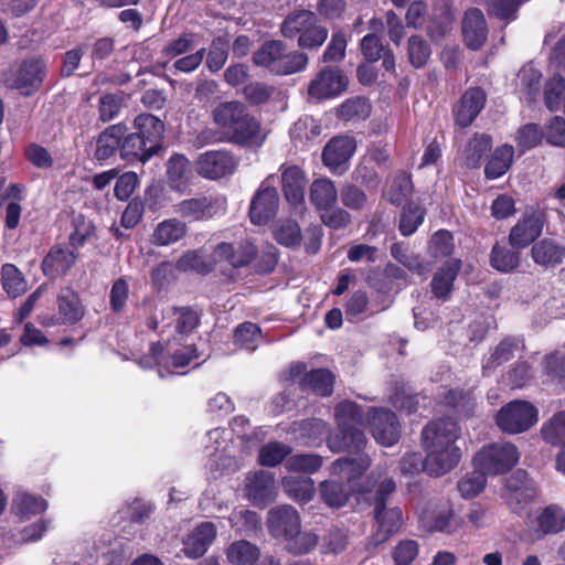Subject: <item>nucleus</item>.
Returning <instances> with one entry per match:
<instances>
[{
	"label": "nucleus",
	"mask_w": 565,
	"mask_h": 565,
	"mask_svg": "<svg viewBox=\"0 0 565 565\" xmlns=\"http://www.w3.org/2000/svg\"><path fill=\"white\" fill-rule=\"evenodd\" d=\"M334 417L338 431L328 435V447L333 452L348 450L354 456L339 458L331 465L330 470L333 476L351 481L365 472L371 465L370 457L361 451L366 444L361 429L364 426V414L356 403L343 401L335 406Z\"/></svg>",
	"instance_id": "obj_1"
},
{
	"label": "nucleus",
	"mask_w": 565,
	"mask_h": 565,
	"mask_svg": "<svg viewBox=\"0 0 565 565\" xmlns=\"http://www.w3.org/2000/svg\"><path fill=\"white\" fill-rule=\"evenodd\" d=\"M461 428L451 417L430 420L422 430V444L426 452V472L440 477L451 471L461 459V449L457 440Z\"/></svg>",
	"instance_id": "obj_2"
},
{
	"label": "nucleus",
	"mask_w": 565,
	"mask_h": 565,
	"mask_svg": "<svg viewBox=\"0 0 565 565\" xmlns=\"http://www.w3.org/2000/svg\"><path fill=\"white\" fill-rule=\"evenodd\" d=\"M134 127L136 131L121 139L120 157L145 163L160 150L164 125L156 116L141 114L135 118Z\"/></svg>",
	"instance_id": "obj_3"
},
{
	"label": "nucleus",
	"mask_w": 565,
	"mask_h": 565,
	"mask_svg": "<svg viewBox=\"0 0 565 565\" xmlns=\"http://www.w3.org/2000/svg\"><path fill=\"white\" fill-rule=\"evenodd\" d=\"M213 120L228 140L253 146L260 142L259 122L249 115L241 102H224L213 109Z\"/></svg>",
	"instance_id": "obj_4"
},
{
	"label": "nucleus",
	"mask_w": 565,
	"mask_h": 565,
	"mask_svg": "<svg viewBox=\"0 0 565 565\" xmlns=\"http://www.w3.org/2000/svg\"><path fill=\"white\" fill-rule=\"evenodd\" d=\"M308 61L306 53L289 50L288 45L280 40L266 41L253 54L255 65L276 75L301 72L306 70Z\"/></svg>",
	"instance_id": "obj_5"
},
{
	"label": "nucleus",
	"mask_w": 565,
	"mask_h": 565,
	"mask_svg": "<svg viewBox=\"0 0 565 565\" xmlns=\"http://www.w3.org/2000/svg\"><path fill=\"white\" fill-rule=\"evenodd\" d=\"M194 345H183L178 349L172 348V343H167L166 348L160 342L152 343L148 354L138 360L142 369L157 367L160 377L169 374H184L178 370L183 369L199 359Z\"/></svg>",
	"instance_id": "obj_6"
},
{
	"label": "nucleus",
	"mask_w": 565,
	"mask_h": 565,
	"mask_svg": "<svg viewBox=\"0 0 565 565\" xmlns=\"http://www.w3.org/2000/svg\"><path fill=\"white\" fill-rule=\"evenodd\" d=\"M520 459L518 448L511 443H497L484 446L473 458L475 467L488 475H503Z\"/></svg>",
	"instance_id": "obj_7"
},
{
	"label": "nucleus",
	"mask_w": 565,
	"mask_h": 565,
	"mask_svg": "<svg viewBox=\"0 0 565 565\" xmlns=\"http://www.w3.org/2000/svg\"><path fill=\"white\" fill-rule=\"evenodd\" d=\"M539 420L537 408L526 401H512L498 412L495 423L507 434H521L533 427Z\"/></svg>",
	"instance_id": "obj_8"
},
{
	"label": "nucleus",
	"mask_w": 565,
	"mask_h": 565,
	"mask_svg": "<svg viewBox=\"0 0 565 565\" xmlns=\"http://www.w3.org/2000/svg\"><path fill=\"white\" fill-rule=\"evenodd\" d=\"M279 196L275 186V175H268L259 185L254 194L250 206L249 217L255 225L267 224L277 213Z\"/></svg>",
	"instance_id": "obj_9"
},
{
	"label": "nucleus",
	"mask_w": 565,
	"mask_h": 565,
	"mask_svg": "<svg viewBox=\"0 0 565 565\" xmlns=\"http://www.w3.org/2000/svg\"><path fill=\"white\" fill-rule=\"evenodd\" d=\"M356 150V142L350 136H335L330 139L322 150V163L333 174H343Z\"/></svg>",
	"instance_id": "obj_10"
},
{
	"label": "nucleus",
	"mask_w": 565,
	"mask_h": 565,
	"mask_svg": "<svg viewBox=\"0 0 565 565\" xmlns=\"http://www.w3.org/2000/svg\"><path fill=\"white\" fill-rule=\"evenodd\" d=\"M348 79L338 67H324L309 83L308 95L311 99L323 100L337 97L345 90Z\"/></svg>",
	"instance_id": "obj_11"
},
{
	"label": "nucleus",
	"mask_w": 565,
	"mask_h": 565,
	"mask_svg": "<svg viewBox=\"0 0 565 565\" xmlns=\"http://www.w3.org/2000/svg\"><path fill=\"white\" fill-rule=\"evenodd\" d=\"M244 493L255 507L265 508L277 495L274 475L265 470L249 472L245 478Z\"/></svg>",
	"instance_id": "obj_12"
},
{
	"label": "nucleus",
	"mask_w": 565,
	"mask_h": 565,
	"mask_svg": "<svg viewBox=\"0 0 565 565\" xmlns=\"http://www.w3.org/2000/svg\"><path fill=\"white\" fill-rule=\"evenodd\" d=\"M367 423L379 444L390 447L398 441L401 426L395 413L385 408H371Z\"/></svg>",
	"instance_id": "obj_13"
},
{
	"label": "nucleus",
	"mask_w": 565,
	"mask_h": 565,
	"mask_svg": "<svg viewBox=\"0 0 565 565\" xmlns=\"http://www.w3.org/2000/svg\"><path fill=\"white\" fill-rule=\"evenodd\" d=\"M237 162L234 157L224 150H214L202 153L196 161V171L206 179L216 180L232 174Z\"/></svg>",
	"instance_id": "obj_14"
},
{
	"label": "nucleus",
	"mask_w": 565,
	"mask_h": 565,
	"mask_svg": "<svg viewBox=\"0 0 565 565\" xmlns=\"http://www.w3.org/2000/svg\"><path fill=\"white\" fill-rule=\"evenodd\" d=\"M46 75V63L41 57L24 60L18 67L13 86L24 95H31L38 90Z\"/></svg>",
	"instance_id": "obj_15"
},
{
	"label": "nucleus",
	"mask_w": 565,
	"mask_h": 565,
	"mask_svg": "<svg viewBox=\"0 0 565 565\" xmlns=\"http://www.w3.org/2000/svg\"><path fill=\"white\" fill-rule=\"evenodd\" d=\"M222 209L223 203L212 195L186 199L174 205V212L189 221L209 220Z\"/></svg>",
	"instance_id": "obj_16"
},
{
	"label": "nucleus",
	"mask_w": 565,
	"mask_h": 565,
	"mask_svg": "<svg viewBox=\"0 0 565 565\" xmlns=\"http://www.w3.org/2000/svg\"><path fill=\"white\" fill-rule=\"evenodd\" d=\"M465 44L471 50H479L488 39V24L483 12L478 8L468 9L461 20Z\"/></svg>",
	"instance_id": "obj_17"
},
{
	"label": "nucleus",
	"mask_w": 565,
	"mask_h": 565,
	"mask_svg": "<svg viewBox=\"0 0 565 565\" xmlns=\"http://www.w3.org/2000/svg\"><path fill=\"white\" fill-rule=\"evenodd\" d=\"M535 487L529 473L524 470H516L505 483L504 498L512 510L516 511L533 500Z\"/></svg>",
	"instance_id": "obj_18"
},
{
	"label": "nucleus",
	"mask_w": 565,
	"mask_h": 565,
	"mask_svg": "<svg viewBox=\"0 0 565 565\" xmlns=\"http://www.w3.org/2000/svg\"><path fill=\"white\" fill-rule=\"evenodd\" d=\"M300 518L297 510L284 504L269 510L267 526L271 535L287 539L300 529Z\"/></svg>",
	"instance_id": "obj_19"
},
{
	"label": "nucleus",
	"mask_w": 565,
	"mask_h": 565,
	"mask_svg": "<svg viewBox=\"0 0 565 565\" xmlns=\"http://www.w3.org/2000/svg\"><path fill=\"white\" fill-rule=\"evenodd\" d=\"M544 215L540 211L525 214L511 230L510 243L513 247H526L542 234Z\"/></svg>",
	"instance_id": "obj_20"
},
{
	"label": "nucleus",
	"mask_w": 565,
	"mask_h": 565,
	"mask_svg": "<svg viewBox=\"0 0 565 565\" xmlns=\"http://www.w3.org/2000/svg\"><path fill=\"white\" fill-rule=\"evenodd\" d=\"M373 513L377 529L372 536V541L375 545H380L401 530L403 512L398 507H383L374 508Z\"/></svg>",
	"instance_id": "obj_21"
},
{
	"label": "nucleus",
	"mask_w": 565,
	"mask_h": 565,
	"mask_svg": "<svg viewBox=\"0 0 565 565\" xmlns=\"http://www.w3.org/2000/svg\"><path fill=\"white\" fill-rule=\"evenodd\" d=\"M437 249H392L393 257L418 276H426L437 262Z\"/></svg>",
	"instance_id": "obj_22"
},
{
	"label": "nucleus",
	"mask_w": 565,
	"mask_h": 565,
	"mask_svg": "<svg viewBox=\"0 0 565 565\" xmlns=\"http://www.w3.org/2000/svg\"><path fill=\"white\" fill-rule=\"evenodd\" d=\"M215 536V525L212 522H203L183 540L182 552L188 558H199L206 553Z\"/></svg>",
	"instance_id": "obj_23"
},
{
	"label": "nucleus",
	"mask_w": 565,
	"mask_h": 565,
	"mask_svg": "<svg viewBox=\"0 0 565 565\" xmlns=\"http://www.w3.org/2000/svg\"><path fill=\"white\" fill-rule=\"evenodd\" d=\"M281 173V189L285 199L294 206L301 205L305 201V189L307 184L306 174L297 166L282 164L279 169Z\"/></svg>",
	"instance_id": "obj_24"
},
{
	"label": "nucleus",
	"mask_w": 565,
	"mask_h": 565,
	"mask_svg": "<svg viewBox=\"0 0 565 565\" xmlns=\"http://www.w3.org/2000/svg\"><path fill=\"white\" fill-rule=\"evenodd\" d=\"M487 100L486 93L479 88L468 89L454 109L457 125L468 127L483 109Z\"/></svg>",
	"instance_id": "obj_25"
},
{
	"label": "nucleus",
	"mask_w": 565,
	"mask_h": 565,
	"mask_svg": "<svg viewBox=\"0 0 565 565\" xmlns=\"http://www.w3.org/2000/svg\"><path fill=\"white\" fill-rule=\"evenodd\" d=\"M193 179V171L190 160L180 153H174L167 161L168 185L180 193L185 192Z\"/></svg>",
	"instance_id": "obj_26"
},
{
	"label": "nucleus",
	"mask_w": 565,
	"mask_h": 565,
	"mask_svg": "<svg viewBox=\"0 0 565 565\" xmlns=\"http://www.w3.org/2000/svg\"><path fill=\"white\" fill-rule=\"evenodd\" d=\"M320 125L309 116L299 118L290 129V138L296 148L308 150L319 142Z\"/></svg>",
	"instance_id": "obj_27"
},
{
	"label": "nucleus",
	"mask_w": 565,
	"mask_h": 565,
	"mask_svg": "<svg viewBox=\"0 0 565 565\" xmlns=\"http://www.w3.org/2000/svg\"><path fill=\"white\" fill-rule=\"evenodd\" d=\"M127 126L124 122L107 127L98 137L95 150V158L104 161L113 157L117 151L120 152V143Z\"/></svg>",
	"instance_id": "obj_28"
},
{
	"label": "nucleus",
	"mask_w": 565,
	"mask_h": 565,
	"mask_svg": "<svg viewBox=\"0 0 565 565\" xmlns=\"http://www.w3.org/2000/svg\"><path fill=\"white\" fill-rule=\"evenodd\" d=\"M535 524V531L542 535L563 532L565 530V510L557 504H550L537 513Z\"/></svg>",
	"instance_id": "obj_29"
},
{
	"label": "nucleus",
	"mask_w": 565,
	"mask_h": 565,
	"mask_svg": "<svg viewBox=\"0 0 565 565\" xmlns=\"http://www.w3.org/2000/svg\"><path fill=\"white\" fill-rule=\"evenodd\" d=\"M47 501L29 492H18L12 501V511L21 521L43 514L47 510Z\"/></svg>",
	"instance_id": "obj_30"
},
{
	"label": "nucleus",
	"mask_w": 565,
	"mask_h": 565,
	"mask_svg": "<svg viewBox=\"0 0 565 565\" xmlns=\"http://www.w3.org/2000/svg\"><path fill=\"white\" fill-rule=\"evenodd\" d=\"M60 319L65 324H75L84 317V307L78 295L68 287L62 288L57 295Z\"/></svg>",
	"instance_id": "obj_31"
},
{
	"label": "nucleus",
	"mask_w": 565,
	"mask_h": 565,
	"mask_svg": "<svg viewBox=\"0 0 565 565\" xmlns=\"http://www.w3.org/2000/svg\"><path fill=\"white\" fill-rule=\"evenodd\" d=\"M338 199V191L334 183L327 178L316 179L309 189V200L319 211L333 207Z\"/></svg>",
	"instance_id": "obj_32"
},
{
	"label": "nucleus",
	"mask_w": 565,
	"mask_h": 565,
	"mask_svg": "<svg viewBox=\"0 0 565 565\" xmlns=\"http://www.w3.org/2000/svg\"><path fill=\"white\" fill-rule=\"evenodd\" d=\"M461 262L459 259H450L447 264L440 268L431 280V291L435 297L446 300L449 296L452 284L460 269Z\"/></svg>",
	"instance_id": "obj_33"
},
{
	"label": "nucleus",
	"mask_w": 565,
	"mask_h": 565,
	"mask_svg": "<svg viewBox=\"0 0 565 565\" xmlns=\"http://www.w3.org/2000/svg\"><path fill=\"white\" fill-rule=\"evenodd\" d=\"M514 148L511 145L505 143L498 147L484 167L486 178L494 180L505 174L512 166Z\"/></svg>",
	"instance_id": "obj_34"
},
{
	"label": "nucleus",
	"mask_w": 565,
	"mask_h": 565,
	"mask_svg": "<svg viewBox=\"0 0 565 565\" xmlns=\"http://www.w3.org/2000/svg\"><path fill=\"white\" fill-rule=\"evenodd\" d=\"M76 256L73 249H50L42 262V268L46 276L55 278L66 271L75 263Z\"/></svg>",
	"instance_id": "obj_35"
},
{
	"label": "nucleus",
	"mask_w": 565,
	"mask_h": 565,
	"mask_svg": "<svg viewBox=\"0 0 565 565\" xmlns=\"http://www.w3.org/2000/svg\"><path fill=\"white\" fill-rule=\"evenodd\" d=\"M318 22V17L309 10H298L289 13L280 25V32L286 39L302 34L308 28Z\"/></svg>",
	"instance_id": "obj_36"
},
{
	"label": "nucleus",
	"mask_w": 565,
	"mask_h": 565,
	"mask_svg": "<svg viewBox=\"0 0 565 565\" xmlns=\"http://www.w3.org/2000/svg\"><path fill=\"white\" fill-rule=\"evenodd\" d=\"M334 376L326 369H316L306 373L300 381L302 391H310L320 396H328L333 391Z\"/></svg>",
	"instance_id": "obj_37"
},
{
	"label": "nucleus",
	"mask_w": 565,
	"mask_h": 565,
	"mask_svg": "<svg viewBox=\"0 0 565 565\" xmlns=\"http://www.w3.org/2000/svg\"><path fill=\"white\" fill-rule=\"evenodd\" d=\"M281 483L287 495L299 503H307L313 498L315 482L310 477L289 476Z\"/></svg>",
	"instance_id": "obj_38"
},
{
	"label": "nucleus",
	"mask_w": 565,
	"mask_h": 565,
	"mask_svg": "<svg viewBox=\"0 0 565 565\" xmlns=\"http://www.w3.org/2000/svg\"><path fill=\"white\" fill-rule=\"evenodd\" d=\"M328 431V424L319 418H309L294 424V433L306 445H320Z\"/></svg>",
	"instance_id": "obj_39"
},
{
	"label": "nucleus",
	"mask_w": 565,
	"mask_h": 565,
	"mask_svg": "<svg viewBox=\"0 0 565 565\" xmlns=\"http://www.w3.org/2000/svg\"><path fill=\"white\" fill-rule=\"evenodd\" d=\"M412 192L413 183L411 175L401 171L392 178L385 195L392 204L403 205L408 201Z\"/></svg>",
	"instance_id": "obj_40"
},
{
	"label": "nucleus",
	"mask_w": 565,
	"mask_h": 565,
	"mask_svg": "<svg viewBox=\"0 0 565 565\" xmlns=\"http://www.w3.org/2000/svg\"><path fill=\"white\" fill-rule=\"evenodd\" d=\"M185 234V224L177 218H170L157 225L153 238L159 245H170L178 243Z\"/></svg>",
	"instance_id": "obj_41"
},
{
	"label": "nucleus",
	"mask_w": 565,
	"mask_h": 565,
	"mask_svg": "<svg viewBox=\"0 0 565 565\" xmlns=\"http://www.w3.org/2000/svg\"><path fill=\"white\" fill-rule=\"evenodd\" d=\"M519 344L514 339L507 338L502 340L494 349V351L486 359L482 365L484 374H489L492 370L508 362L514 356L518 351Z\"/></svg>",
	"instance_id": "obj_42"
},
{
	"label": "nucleus",
	"mask_w": 565,
	"mask_h": 565,
	"mask_svg": "<svg viewBox=\"0 0 565 565\" xmlns=\"http://www.w3.org/2000/svg\"><path fill=\"white\" fill-rule=\"evenodd\" d=\"M226 556L233 565H252L258 558L259 550L250 542L241 540L228 546Z\"/></svg>",
	"instance_id": "obj_43"
},
{
	"label": "nucleus",
	"mask_w": 565,
	"mask_h": 565,
	"mask_svg": "<svg viewBox=\"0 0 565 565\" xmlns=\"http://www.w3.org/2000/svg\"><path fill=\"white\" fill-rule=\"evenodd\" d=\"M162 316H174L175 317V331L179 334H188L196 328L199 323V316L190 307H168L162 310Z\"/></svg>",
	"instance_id": "obj_44"
},
{
	"label": "nucleus",
	"mask_w": 565,
	"mask_h": 565,
	"mask_svg": "<svg viewBox=\"0 0 565 565\" xmlns=\"http://www.w3.org/2000/svg\"><path fill=\"white\" fill-rule=\"evenodd\" d=\"M3 290L11 298H17L26 290V282L20 270L12 264H6L1 270Z\"/></svg>",
	"instance_id": "obj_45"
},
{
	"label": "nucleus",
	"mask_w": 565,
	"mask_h": 565,
	"mask_svg": "<svg viewBox=\"0 0 565 565\" xmlns=\"http://www.w3.org/2000/svg\"><path fill=\"white\" fill-rule=\"evenodd\" d=\"M444 403L459 416H469L476 406V398L470 391L454 390L445 395Z\"/></svg>",
	"instance_id": "obj_46"
},
{
	"label": "nucleus",
	"mask_w": 565,
	"mask_h": 565,
	"mask_svg": "<svg viewBox=\"0 0 565 565\" xmlns=\"http://www.w3.org/2000/svg\"><path fill=\"white\" fill-rule=\"evenodd\" d=\"M542 438L554 446H565V412L556 413L541 428Z\"/></svg>",
	"instance_id": "obj_47"
},
{
	"label": "nucleus",
	"mask_w": 565,
	"mask_h": 565,
	"mask_svg": "<svg viewBox=\"0 0 565 565\" xmlns=\"http://www.w3.org/2000/svg\"><path fill=\"white\" fill-rule=\"evenodd\" d=\"M96 241L95 226L82 215L74 217L73 231L70 233V244L72 247L81 245H93Z\"/></svg>",
	"instance_id": "obj_48"
},
{
	"label": "nucleus",
	"mask_w": 565,
	"mask_h": 565,
	"mask_svg": "<svg viewBox=\"0 0 565 565\" xmlns=\"http://www.w3.org/2000/svg\"><path fill=\"white\" fill-rule=\"evenodd\" d=\"M565 94V78L555 74L546 82L544 87V104L551 111L561 109L562 100Z\"/></svg>",
	"instance_id": "obj_49"
},
{
	"label": "nucleus",
	"mask_w": 565,
	"mask_h": 565,
	"mask_svg": "<svg viewBox=\"0 0 565 565\" xmlns=\"http://www.w3.org/2000/svg\"><path fill=\"white\" fill-rule=\"evenodd\" d=\"M260 339V328L253 322L241 323L234 332V343L248 351H254L258 347Z\"/></svg>",
	"instance_id": "obj_50"
},
{
	"label": "nucleus",
	"mask_w": 565,
	"mask_h": 565,
	"mask_svg": "<svg viewBox=\"0 0 565 565\" xmlns=\"http://www.w3.org/2000/svg\"><path fill=\"white\" fill-rule=\"evenodd\" d=\"M452 510L443 508L440 510L426 511L420 516V522L429 531L451 532Z\"/></svg>",
	"instance_id": "obj_51"
},
{
	"label": "nucleus",
	"mask_w": 565,
	"mask_h": 565,
	"mask_svg": "<svg viewBox=\"0 0 565 565\" xmlns=\"http://www.w3.org/2000/svg\"><path fill=\"white\" fill-rule=\"evenodd\" d=\"M492 140L488 135H475L466 148V166L477 168L482 157L491 149Z\"/></svg>",
	"instance_id": "obj_52"
},
{
	"label": "nucleus",
	"mask_w": 565,
	"mask_h": 565,
	"mask_svg": "<svg viewBox=\"0 0 565 565\" xmlns=\"http://www.w3.org/2000/svg\"><path fill=\"white\" fill-rule=\"evenodd\" d=\"M290 452L291 448L288 445L271 441L259 449L258 461L262 466L275 467L279 465Z\"/></svg>",
	"instance_id": "obj_53"
},
{
	"label": "nucleus",
	"mask_w": 565,
	"mask_h": 565,
	"mask_svg": "<svg viewBox=\"0 0 565 565\" xmlns=\"http://www.w3.org/2000/svg\"><path fill=\"white\" fill-rule=\"evenodd\" d=\"M206 55V66L212 72H218L226 63L228 56V43L225 39L215 38Z\"/></svg>",
	"instance_id": "obj_54"
},
{
	"label": "nucleus",
	"mask_w": 565,
	"mask_h": 565,
	"mask_svg": "<svg viewBox=\"0 0 565 565\" xmlns=\"http://www.w3.org/2000/svg\"><path fill=\"white\" fill-rule=\"evenodd\" d=\"M518 77L521 90L526 95V99L532 102L540 90L541 72L532 65H525L519 72Z\"/></svg>",
	"instance_id": "obj_55"
},
{
	"label": "nucleus",
	"mask_w": 565,
	"mask_h": 565,
	"mask_svg": "<svg viewBox=\"0 0 565 565\" xmlns=\"http://www.w3.org/2000/svg\"><path fill=\"white\" fill-rule=\"evenodd\" d=\"M487 472L476 468L470 473H467L459 482H458V491L463 498H473L478 495L486 487Z\"/></svg>",
	"instance_id": "obj_56"
},
{
	"label": "nucleus",
	"mask_w": 565,
	"mask_h": 565,
	"mask_svg": "<svg viewBox=\"0 0 565 565\" xmlns=\"http://www.w3.org/2000/svg\"><path fill=\"white\" fill-rule=\"evenodd\" d=\"M322 500L332 508L343 507L348 500V492L342 482L323 481L320 483Z\"/></svg>",
	"instance_id": "obj_57"
},
{
	"label": "nucleus",
	"mask_w": 565,
	"mask_h": 565,
	"mask_svg": "<svg viewBox=\"0 0 565 565\" xmlns=\"http://www.w3.org/2000/svg\"><path fill=\"white\" fill-rule=\"evenodd\" d=\"M274 236L278 244L291 246L301 241V233L297 222L292 220L279 221L274 228Z\"/></svg>",
	"instance_id": "obj_58"
},
{
	"label": "nucleus",
	"mask_w": 565,
	"mask_h": 565,
	"mask_svg": "<svg viewBox=\"0 0 565 565\" xmlns=\"http://www.w3.org/2000/svg\"><path fill=\"white\" fill-rule=\"evenodd\" d=\"M338 115L343 120L365 119L370 115V104L363 97H355L341 104Z\"/></svg>",
	"instance_id": "obj_59"
},
{
	"label": "nucleus",
	"mask_w": 565,
	"mask_h": 565,
	"mask_svg": "<svg viewBox=\"0 0 565 565\" xmlns=\"http://www.w3.org/2000/svg\"><path fill=\"white\" fill-rule=\"evenodd\" d=\"M328 29L315 22L298 36V46L302 50L317 51L328 39Z\"/></svg>",
	"instance_id": "obj_60"
},
{
	"label": "nucleus",
	"mask_w": 565,
	"mask_h": 565,
	"mask_svg": "<svg viewBox=\"0 0 565 565\" xmlns=\"http://www.w3.org/2000/svg\"><path fill=\"white\" fill-rule=\"evenodd\" d=\"M322 466V457L313 454H299L289 457L285 467L290 471L313 473Z\"/></svg>",
	"instance_id": "obj_61"
},
{
	"label": "nucleus",
	"mask_w": 565,
	"mask_h": 565,
	"mask_svg": "<svg viewBox=\"0 0 565 565\" xmlns=\"http://www.w3.org/2000/svg\"><path fill=\"white\" fill-rule=\"evenodd\" d=\"M407 53L411 64L419 68L427 63L431 52L429 44L422 36L412 35L408 39Z\"/></svg>",
	"instance_id": "obj_62"
},
{
	"label": "nucleus",
	"mask_w": 565,
	"mask_h": 565,
	"mask_svg": "<svg viewBox=\"0 0 565 565\" xmlns=\"http://www.w3.org/2000/svg\"><path fill=\"white\" fill-rule=\"evenodd\" d=\"M196 35L191 32H184L177 39L170 40L162 49V54L169 58L181 56L191 52L195 47Z\"/></svg>",
	"instance_id": "obj_63"
},
{
	"label": "nucleus",
	"mask_w": 565,
	"mask_h": 565,
	"mask_svg": "<svg viewBox=\"0 0 565 565\" xmlns=\"http://www.w3.org/2000/svg\"><path fill=\"white\" fill-rule=\"evenodd\" d=\"M285 540L287 542V550L294 554L309 553L318 543V536L316 534L311 532H301L300 529Z\"/></svg>",
	"instance_id": "obj_64"
}]
</instances>
